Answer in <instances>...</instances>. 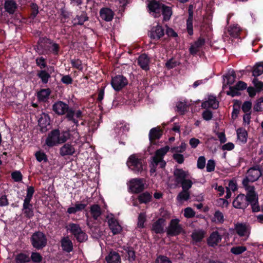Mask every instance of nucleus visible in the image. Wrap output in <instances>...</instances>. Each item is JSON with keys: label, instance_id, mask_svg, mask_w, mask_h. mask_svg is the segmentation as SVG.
Returning a JSON list of instances; mask_svg holds the SVG:
<instances>
[{"label": "nucleus", "instance_id": "f257e3e1", "mask_svg": "<svg viewBox=\"0 0 263 263\" xmlns=\"http://www.w3.org/2000/svg\"><path fill=\"white\" fill-rule=\"evenodd\" d=\"M46 44L52 45V54L54 55H58L60 49V46L58 43L54 42L51 39L46 36L40 37L37 42V45L34 49L37 51L39 54H42L44 53V50H49Z\"/></svg>", "mask_w": 263, "mask_h": 263}, {"label": "nucleus", "instance_id": "f03ea898", "mask_svg": "<svg viewBox=\"0 0 263 263\" xmlns=\"http://www.w3.org/2000/svg\"><path fill=\"white\" fill-rule=\"evenodd\" d=\"M30 241L33 248L36 250H41L47 245L48 239L44 233L37 231L31 235Z\"/></svg>", "mask_w": 263, "mask_h": 263}, {"label": "nucleus", "instance_id": "7ed1b4c3", "mask_svg": "<svg viewBox=\"0 0 263 263\" xmlns=\"http://www.w3.org/2000/svg\"><path fill=\"white\" fill-rule=\"evenodd\" d=\"M180 220L177 218L172 219L166 228V234L167 236L173 237L179 235L184 233V230L181 224Z\"/></svg>", "mask_w": 263, "mask_h": 263}, {"label": "nucleus", "instance_id": "20e7f679", "mask_svg": "<svg viewBox=\"0 0 263 263\" xmlns=\"http://www.w3.org/2000/svg\"><path fill=\"white\" fill-rule=\"evenodd\" d=\"M126 164L129 168L136 173H141L143 170L142 159L138 158L136 155H130Z\"/></svg>", "mask_w": 263, "mask_h": 263}, {"label": "nucleus", "instance_id": "39448f33", "mask_svg": "<svg viewBox=\"0 0 263 263\" xmlns=\"http://www.w3.org/2000/svg\"><path fill=\"white\" fill-rule=\"evenodd\" d=\"M163 5V3L156 0L149 1L147 6L148 11L154 17H159Z\"/></svg>", "mask_w": 263, "mask_h": 263}, {"label": "nucleus", "instance_id": "423d86ee", "mask_svg": "<svg viewBox=\"0 0 263 263\" xmlns=\"http://www.w3.org/2000/svg\"><path fill=\"white\" fill-rule=\"evenodd\" d=\"M126 78L122 75H116L112 78L111 85L116 91H119L128 84Z\"/></svg>", "mask_w": 263, "mask_h": 263}, {"label": "nucleus", "instance_id": "0eeeda50", "mask_svg": "<svg viewBox=\"0 0 263 263\" xmlns=\"http://www.w3.org/2000/svg\"><path fill=\"white\" fill-rule=\"evenodd\" d=\"M52 110L59 116L66 115L70 110H74L73 108L69 107L67 104L61 101H57L52 105Z\"/></svg>", "mask_w": 263, "mask_h": 263}, {"label": "nucleus", "instance_id": "6e6552de", "mask_svg": "<svg viewBox=\"0 0 263 263\" xmlns=\"http://www.w3.org/2000/svg\"><path fill=\"white\" fill-rule=\"evenodd\" d=\"M129 189L133 194H138L142 192L144 189V183L143 178H134L129 181Z\"/></svg>", "mask_w": 263, "mask_h": 263}, {"label": "nucleus", "instance_id": "1a4fd4ad", "mask_svg": "<svg viewBox=\"0 0 263 263\" xmlns=\"http://www.w3.org/2000/svg\"><path fill=\"white\" fill-rule=\"evenodd\" d=\"M59 152L60 155L64 158L74 156L76 153L75 145L69 142L63 143Z\"/></svg>", "mask_w": 263, "mask_h": 263}, {"label": "nucleus", "instance_id": "9d476101", "mask_svg": "<svg viewBox=\"0 0 263 263\" xmlns=\"http://www.w3.org/2000/svg\"><path fill=\"white\" fill-rule=\"evenodd\" d=\"M60 130L54 129L52 130L48 135L45 143L49 147H52L60 144L59 142Z\"/></svg>", "mask_w": 263, "mask_h": 263}, {"label": "nucleus", "instance_id": "9b49d317", "mask_svg": "<svg viewBox=\"0 0 263 263\" xmlns=\"http://www.w3.org/2000/svg\"><path fill=\"white\" fill-rule=\"evenodd\" d=\"M261 175V172L258 167H251L248 170L246 176L243 178L245 183L247 182H253L256 181Z\"/></svg>", "mask_w": 263, "mask_h": 263}, {"label": "nucleus", "instance_id": "f8f14e48", "mask_svg": "<svg viewBox=\"0 0 263 263\" xmlns=\"http://www.w3.org/2000/svg\"><path fill=\"white\" fill-rule=\"evenodd\" d=\"M38 124L40 127V132L42 133H46L50 128V118L48 114L42 113L38 120Z\"/></svg>", "mask_w": 263, "mask_h": 263}, {"label": "nucleus", "instance_id": "ddd939ff", "mask_svg": "<svg viewBox=\"0 0 263 263\" xmlns=\"http://www.w3.org/2000/svg\"><path fill=\"white\" fill-rule=\"evenodd\" d=\"M164 35V29L159 23L156 26L152 28L149 33V37L155 41H158Z\"/></svg>", "mask_w": 263, "mask_h": 263}, {"label": "nucleus", "instance_id": "4468645a", "mask_svg": "<svg viewBox=\"0 0 263 263\" xmlns=\"http://www.w3.org/2000/svg\"><path fill=\"white\" fill-rule=\"evenodd\" d=\"M166 220L164 218H159L152 224L151 231L156 234H161L165 232L164 227Z\"/></svg>", "mask_w": 263, "mask_h": 263}, {"label": "nucleus", "instance_id": "2eb2a0df", "mask_svg": "<svg viewBox=\"0 0 263 263\" xmlns=\"http://www.w3.org/2000/svg\"><path fill=\"white\" fill-rule=\"evenodd\" d=\"M233 206L236 209L245 210L248 206L245 195L243 194H239L233 200Z\"/></svg>", "mask_w": 263, "mask_h": 263}, {"label": "nucleus", "instance_id": "dca6fc26", "mask_svg": "<svg viewBox=\"0 0 263 263\" xmlns=\"http://www.w3.org/2000/svg\"><path fill=\"white\" fill-rule=\"evenodd\" d=\"M100 17L106 22H110L115 15L114 12L109 8L103 7L99 11Z\"/></svg>", "mask_w": 263, "mask_h": 263}, {"label": "nucleus", "instance_id": "f3484780", "mask_svg": "<svg viewBox=\"0 0 263 263\" xmlns=\"http://www.w3.org/2000/svg\"><path fill=\"white\" fill-rule=\"evenodd\" d=\"M189 16L186 20V30L190 35L193 34V20L194 16L193 6L190 5L188 9Z\"/></svg>", "mask_w": 263, "mask_h": 263}, {"label": "nucleus", "instance_id": "a211bd4d", "mask_svg": "<svg viewBox=\"0 0 263 263\" xmlns=\"http://www.w3.org/2000/svg\"><path fill=\"white\" fill-rule=\"evenodd\" d=\"M109 229L114 235L119 234L122 230L119 222L114 218H110L108 221Z\"/></svg>", "mask_w": 263, "mask_h": 263}, {"label": "nucleus", "instance_id": "6ab92c4d", "mask_svg": "<svg viewBox=\"0 0 263 263\" xmlns=\"http://www.w3.org/2000/svg\"><path fill=\"white\" fill-rule=\"evenodd\" d=\"M175 181L177 184H180L186 179L187 173L182 168H176L174 172Z\"/></svg>", "mask_w": 263, "mask_h": 263}, {"label": "nucleus", "instance_id": "aec40b11", "mask_svg": "<svg viewBox=\"0 0 263 263\" xmlns=\"http://www.w3.org/2000/svg\"><path fill=\"white\" fill-rule=\"evenodd\" d=\"M219 106V102L217 101L216 97L210 96L207 101L202 103L201 107L203 108H212L214 109H217Z\"/></svg>", "mask_w": 263, "mask_h": 263}, {"label": "nucleus", "instance_id": "412c9836", "mask_svg": "<svg viewBox=\"0 0 263 263\" xmlns=\"http://www.w3.org/2000/svg\"><path fill=\"white\" fill-rule=\"evenodd\" d=\"M107 263H121V256L119 254L113 250L109 252L105 257Z\"/></svg>", "mask_w": 263, "mask_h": 263}, {"label": "nucleus", "instance_id": "4be33fe9", "mask_svg": "<svg viewBox=\"0 0 263 263\" xmlns=\"http://www.w3.org/2000/svg\"><path fill=\"white\" fill-rule=\"evenodd\" d=\"M149 59L146 54H142L139 57L138 64L143 70L147 71L149 69Z\"/></svg>", "mask_w": 263, "mask_h": 263}, {"label": "nucleus", "instance_id": "5701e85b", "mask_svg": "<svg viewBox=\"0 0 263 263\" xmlns=\"http://www.w3.org/2000/svg\"><path fill=\"white\" fill-rule=\"evenodd\" d=\"M221 236L217 231L212 232L207 240L208 245L214 247L218 245L221 240Z\"/></svg>", "mask_w": 263, "mask_h": 263}, {"label": "nucleus", "instance_id": "b1692460", "mask_svg": "<svg viewBox=\"0 0 263 263\" xmlns=\"http://www.w3.org/2000/svg\"><path fill=\"white\" fill-rule=\"evenodd\" d=\"M51 92L49 88L41 89L37 93V98L41 102H46L49 98V96Z\"/></svg>", "mask_w": 263, "mask_h": 263}, {"label": "nucleus", "instance_id": "393cba45", "mask_svg": "<svg viewBox=\"0 0 263 263\" xmlns=\"http://www.w3.org/2000/svg\"><path fill=\"white\" fill-rule=\"evenodd\" d=\"M61 246L63 250L70 253L73 250V244L68 237H63L61 240Z\"/></svg>", "mask_w": 263, "mask_h": 263}, {"label": "nucleus", "instance_id": "a878e982", "mask_svg": "<svg viewBox=\"0 0 263 263\" xmlns=\"http://www.w3.org/2000/svg\"><path fill=\"white\" fill-rule=\"evenodd\" d=\"M17 8L16 2L13 0H5L4 3V8L5 11L9 14H13Z\"/></svg>", "mask_w": 263, "mask_h": 263}, {"label": "nucleus", "instance_id": "bb28decb", "mask_svg": "<svg viewBox=\"0 0 263 263\" xmlns=\"http://www.w3.org/2000/svg\"><path fill=\"white\" fill-rule=\"evenodd\" d=\"M162 135V131L159 127L152 128L149 133V139L151 143L155 140L159 139Z\"/></svg>", "mask_w": 263, "mask_h": 263}, {"label": "nucleus", "instance_id": "cd10ccee", "mask_svg": "<svg viewBox=\"0 0 263 263\" xmlns=\"http://www.w3.org/2000/svg\"><path fill=\"white\" fill-rule=\"evenodd\" d=\"M161 14L163 15V22L168 21L171 19L173 14L172 8L163 4L161 9Z\"/></svg>", "mask_w": 263, "mask_h": 263}, {"label": "nucleus", "instance_id": "c85d7f7f", "mask_svg": "<svg viewBox=\"0 0 263 263\" xmlns=\"http://www.w3.org/2000/svg\"><path fill=\"white\" fill-rule=\"evenodd\" d=\"M87 206V204L76 202L74 206H71L67 209V213L69 214H74L77 212H81Z\"/></svg>", "mask_w": 263, "mask_h": 263}, {"label": "nucleus", "instance_id": "c756f323", "mask_svg": "<svg viewBox=\"0 0 263 263\" xmlns=\"http://www.w3.org/2000/svg\"><path fill=\"white\" fill-rule=\"evenodd\" d=\"M205 233L202 230L195 231L192 232L191 235V238L193 241V243H197L200 242L202 241L204 237Z\"/></svg>", "mask_w": 263, "mask_h": 263}, {"label": "nucleus", "instance_id": "7c9ffc66", "mask_svg": "<svg viewBox=\"0 0 263 263\" xmlns=\"http://www.w3.org/2000/svg\"><path fill=\"white\" fill-rule=\"evenodd\" d=\"M22 211L24 217L27 219H31L34 216L33 204H23Z\"/></svg>", "mask_w": 263, "mask_h": 263}, {"label": "nucleus", "instance_id": "2f4dec72", "mask_svg": "<svg viewBox=\"0 0 263 263\" xmlns=\"http://www.w3.org/2000/svg\"><path fill=\"white\" fill-rule=\"evenodd\" d=\"M90 214L95 220H97L102 214L100 206L97 204L91 205L90 208Z\"/></svg>", "mask_w": 263, "mask_h": 263}, {"label": "nucleus", "instance_id": "473e14b6", "mask_svg": "<svg viewBox=\"0 0 263 263\" xmlns=\"http://www.w3.org/2000/svg\"><path fill=\"white\" fill-rule=\"evenodd\" d=\"M152 195L148 192H145L139 194L138 200L140 203H148L152 201Z\"/></svg>", "mask_w": 263, "mask_h": 263}, {"label": "nucleus", "instance_id": "72a5a7b5", "mask_svg": "<svg viewBox=\"0 0 263 263\" xmlns=\"http://www.w3.org/2000/svg\"><path fill=\"white\" fill-rule=\"evenodd\" d=\"M37 76L41 80L43 84L48 83L49 79L51 77L50 73L46 70H40L37 71Z\"/></svg>", "mask_w": 263, "mask_h": 263}, {"label": "nucleus", "instance_id": "f704fd0d", "mask_svg": "<svg viewBox=\"0 0 263 263\" xmlns=\"http://www.w3.org/2000/svg\"><path fill=\"white\" fill-rule=\"evenodd\" d=\"M252 76L257 77L263 73V62L256 63L252 68Z\"/></svg>", "mask_w": 263, "mask_h": 263}, {"label": "nucleus", "instance_id": "c9c22d12", "mask_svg": "<svg viewBox=\"0 0 263 263\" xmlns=\"http://www.w3.org/2000/svg\"><path fill=\"white\" fill-rule=\"evenodd\" d=\"M43 260V257L39 252L34 251L31 253V255L29 256V262L32 263H42Z\"/></svg>", "mask_w": 263, "mask_h": 263}, {"label": "nucleus", "instance_id": "e433bc0d", "mask_svg": "<svg viewBox=\"0 0 263 263\" xmlns=\"http://www.w3.org/2000/svg\"><path fill=\"white\" fill-rule=\"evenodd\" d=\"M16 263H28L29 262V256L24 252L18 253L15 257Z\"/></svg>", "mask_w": 263, "mask_h": 263}, {"label": "nucleus", "instance_id": "4c0bfd02", "mask_svg": "<svg viewBox=\"0 0 263 263\" xmlns=\"http://www.w3.org/2000/svg\"><path fill=\"white\" fill-rule=\"evenodd\" d=\"M71 134L69 130H60L59 142L60 144L67 143L66 141L70 139Z\"/></svg>", "mask_w": 263, "mask_h": 263}, {"label": "nucleus", "instance_id": "58836bf2", "mask_svg": "<svg viewBox=\"0 0 263 263\" xmlns=\"http://www.w3.org/2000/svg\"><path fill=\"white\" fill-rule=\"evenodd\" d=\"M236 132L238 139L243 143H246L248 137L247 130L243 128L240 127L237 129Z\"/></svg>", "mask_w": 263, "mask_h": 263}, {"label": "nucleus", "instance_id": "ea45409f", "mask_svg": "<svg viewBox=\"0 0 263 263\" xmlns=\"http://www.w3.org/2000/svg\"><path fill=\"white\" fill-rule=\"evenodd\" d=\"M89 17L85 12H82L81 15H77L74 21L78 20V22L74 23V25H83L86 21H88Z\"/></svg>", "mask_w": 263, "mask_h": 263}, {"label": "nucleus", "instance_id": "a19ab883", "mask_svg": "<svg viewBox=\"0 0 263 263\" xmlns=\"http://www.w3.org/2000/svg\"><path fill=\"white\" fill-rule=\"evenodd\" d=\"M123 249L127 254L128 260L130 262L135 261L136 259V252L134 248L132 247L124 246Z\"/></svg>", "mask_w": 263, "mask_h": 263}, {"label": "nucleus", "instance_id": "79ce46f5", "mask_svg": "<svg viewBox=\"0 0 263 263\" xmlns=\"http://www.w3.org/2000/svg\"><path fill=\"white\" fill-rule=\"evenodd\" d=\"M34 156L36 160L39 162L47 163L48 161L47 156L43 151H39L36 152Z\"/></svg>", "mask_w": 263, "mask_h": 263}, {"label": "nucleus", "instance_id": "37998d69", "mask_svg": "<svg viewBox=\"0 0 263 263\" xmlns=\"http://www.w3.org/2000/svg\"><path fill=\"white\" fill-rule=\"evenodd\" d=\"M81 229L79 224L72 222L69 223L67 228V231H69L72 235H74L80 231Z\"/></svg>", "mask_w": 263, "mask_h": 263}, {"label": "nucleus", "instance_id": "c03bdc74", "mask_svg": "<svg viewBox=\"0 0 263 263\" xmlns=\"http://www.w3.org/2000/svg\"><path fill=\"white\" fill-rule=\"evenodd\" d=\"M229 34L234 38L237 37L240 32V29L237 26H230L228 29Z\"/></svg>", "mask_w": 263, "mask_h": 263}, {"label": "nucleus", "instance_id": "a18cd8bd", "mask_svg": "<svg viewBox=\"0 0 263 263\" xmlns=\"http://www.w3.org/2000/svg\"><path fill=\"white\" fill-rule=\"evenodd\" d=\"M224 77L227 80V84L228 85H231L233 84L235 81L236 75L235 71L234 70H232L231 71L230 70L228 73L224 76Z\"/></svg>", "mask_w": 263, "mask_h": 263}, {"label": "nucleus", "instance_id": "49530a36", "mask_svg": "<svg viewBox=\"0 0 263 263\" xmlns=\"http://www.w3.org/2000/svg\"><path fill=\"white\" fill-rule=\"evenodd\" d=\"M74 237L76 238L78 242H83L87 240L88 236L86 233L82 229L80 231L74 234Z\"/></svg>", "mask_w": 263, "mask_h": 263}, {"label": "nucleus", "instance_id": "de8ad7c7", "mask_svg": "<svg viewBox=\"0 0 263 263\" xmlns=\"http://www.w3.org/2000/svg\"><path fill=\"white\" fill-rule=\"evenodd\" d=\"M245 199L247 204L248 205L249 203L255 201L257 202V200H258V195L256 192L252 193H247L246 195L245 196Z\"/></svg>", "mask_w": 263, "mask_h": 263}, {"label": "nucleus", "instance_id": "09e8293b", "mask_svg": "<svg viewBox=\"0 0 263 263\" xmlns=\"http://www.w3.org/2000/svg\"><path fill=\"white\" fill-rule=\"evenodd\" d=\"M235 230L238 235L240 236H244L247 232L246 225L242 223H237L235 225Z\"/></svg>", "mask_w": 263, "mask_h": 263}, {"label": "nucleus", "instance_id": "8fccbe9b", "mask_svg": "<svg viewBox=\"0 0 263 263\" xmlns=\"http://www.w3.org/2000/svg\"><path fill=\"white\" fill-rule=\"evenodd\" d=\"M176 108L177 112L181 115H184L187 111V105L186 103L180 101L176 104Z\"/></svg>", "mask_w": 263, "mask_h": 263}, {"label": "nucleus", "instance_id": "3c124183", "mask_svg": "<svg viewBox=\"0 0 263 263\" xmlns=\"http://www.w3.org/2000/svg\"><path fill=\"white\" fill-rule=\"evenodd\" d=\"M190 198V194L189 191L183 190L180 192L177 196V199L178 201H187Z\"/></svg>", "mask_w": 263, "mask_h": 263}, {"label": "nucleus", "instance_id": "603ef678", "mask_svg": "<svg viewBox=\"0 0 263 263\" xmlns=\"http://www.w3.org/2000/svg\"><path fill=\"white\" fill-rule=\"evenodd\" d=\"M170 147L167 145L160 148L156 151L155 156L160 158L161 159H163V157L167 153Z\"/></svg>", "mask_w": 263, "mask_h": 263}, {"label": "nucleus", "instance_id": "864d4df0", "mask_svg": "<svg viewBox=\"0 0 263 263\" xmlns=\"http://www.w3.org/2000/svg\"><path fill=\"white\" fill-rule=\"evenodd\" d=\"M253 109L255 111L260 112L263 110V97H261L257 99L253 106Z\"/></svg>", "mask_w": 263, "mask_h": 263}, {"label": "nucleus", "instance_id": "5fc2aeb1", "mask_svg": "<svg viewBox=\"0 0 263 263\" xmlns=\"http://www.w3.org/2000/svg\"><path fill=\"white\" fill-rule=\"evenodd\" d=\"M36 65L40 67L41 70H44L47 66L46 59L43 57H37L35 59Z\"/></svg>", "mask_w": 263, "mask_h": 263}, {"label": "nucleus", "instance_id": "6e6d98bb", "mask_svg": "<svg viewBox=\"0 0 263 263\" xmlns=\"http://www.w3.org/2000/svg\"><path fill=\"white\" fill-rule=\"evenodd\" d=\"M70 63L72 68H76L80 71L83 70L82 62L79 59H71Z\"/></svg>", "mask_w": 263, "mask_h": 263}, {"label": "nucleus", "instance_id": "4d7b16f0", "mask_svg": "<svg viewBox=\"0 0 263 263\" xmlns=\"http://www.w3.org/2000/svg\"><path fill=\"white\" fill-rule=\"evenodd\" d=\"M31 13L30 18L34 20L39 13V7L36 3H32L30 4Z\"/></svg>", "mask_w": 263, "mask_h": 263}, {"label": "nucleus", "instance_id": "13d9d810", "mask_svg": "<svg viewBox=\"0 0 263 263\" xmlns=\"http://www.w3.org/2000/svg\"><path fill=\"white\" fill-rule=\"evenodd\" d=\"M247 250L245 246H238L233 247L231 249V252L235 255H238L242 254Z\"/></svg>", "mask_w": 263, "mask_h": 263}, {"label": "nucleus", "instance_id": "bf43d9fd", "mask_svg": "<svg viewBox=\"0 0 263 263\" xmlns=\"http://www.w3.org/2000/svg\"><path fill=\"white\" fill-rule=\"evenodd\" d=\"M179 63L174 58H172L169 59L165 64V67L168 69L170 70L177 66L179 65Z\"/></svg>", "mask_w": 263, "mask_h": 263}, {"label": "nucleus", "instance_id": "052dcab7", "mask_svg": "<svg viewBox=\"0 0 263 263\" xmlns=\"http://www.w3.org/2000/svg\"><path fill=\"white\" fill-rule=\"evenodd\" d=\"M66 118L69 121H71L73 124L78 127L80 124L78 119L74 118V110L71 111V110L66 115Z\"/></svg>", "mask_w": 263, "mask_h": 263}, {"label": "nucleus", "instance_id": "680f3d73", "mask_svg": "<svg viewBox=\"0 0 263 263\" xmlns=\"http://www.w3.org/2000/svg\"><path fill=\"white\" fill-rule=\"evenodd\" d=\"M60 11V15L62 16L60 22L64 24L66 22V20L69 18L70 13L66 11L64 8H61Z\"/></svg>", "mask_w": 263, "mask_h": 263}, {"label": "nucleus", "instance_id": "e2e57ef3", "mask_svg": "<svg viewBox=\"0 0 263 263\" xmlns=\"http://www.w3.org/2000/svg\"><path fill=\"white\" fill-rule=\"evenodd\" d=\"M155 263H173L172 260L166 256L159 255L157 256Z\"/></svg>", "mask_w": 263, "mask_h": 263}, {"label": "nucleus", "instance_id": "0e129e2a", "mask_svg": "<svg viewBox=\"0 0 263 263\" xmlns=\"http://www.w3.org/2000/svg\"><path fill=\"white\" fill-rule=\"evenodd\" d=\"M255 89L256 90L257 92H260L263 90V82L258 80L256 78H254L252 81Z\"/></svg>", "mask_w": 263, "mask_h": 263}, {"label": "nucleus", "instance_id": "69168bd1", "mask_svg": "<svg viewBox=\"0 0 263 263\" xmlns=\"http://www.w3.org/2000/svg\"><path fill=\"white\" fill-rule=\"evenodd\" d=\"M227 95L234 97L235 96H239L241 95V93L239 91L237 90V89L233 86H230L229 90L226 92Z\"/></svg>", "mask_w": 263, "mask_h": 263}, {"label": "nucleus", "instance_id": "338daca9", "mask_svg": "<svg viewBox=\"0 0 263 263\" xmlns=\"http://www.w3.org/2000/svg\"><path fill=\"white\" fill-rule=\"evenodd\" d=\"M146 221L145 215L144 214L140 213L138 217L137 226L138 228L142 229L144 228V222Z\"/></svg>", "mask_w": 263, "mask_h": 263}, {"label": "nucleus", "instance_id": "774afa93", "mask_svg": "<svg viewBox=\"0 0 263 263\" xmlns=\"http://www.w3.org/2000/svg\"><path fill=\"white\" fill-rule=\"evenodd\" d=\"M180 184L183 190L189 191V189L192 187L193 182L190 179H185Z\"/></svg>", "mask_w": 263, "mask_h": 263}]
</instances>
